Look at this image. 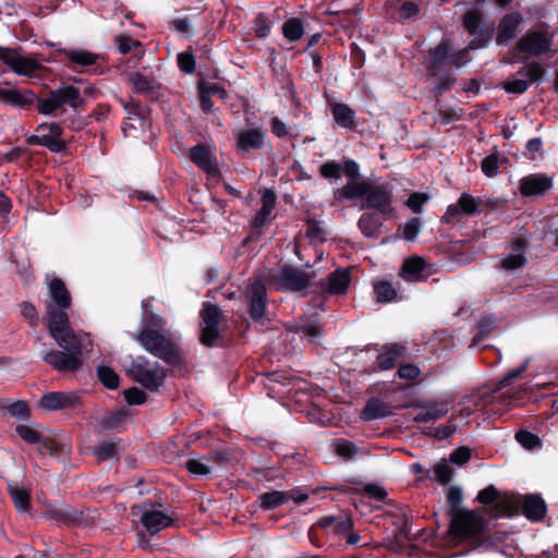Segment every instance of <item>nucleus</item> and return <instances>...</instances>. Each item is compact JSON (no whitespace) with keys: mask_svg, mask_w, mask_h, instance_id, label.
Returning a JSON list of instances; mask_svg holds the SVG:
<instances>
[{"mask_svg":"<svg viewBox=\"0 0 558 558\" xmlns=\"http://www.w3.org/2000/svg\"><path fill=\"white\" fill-rule=\"evenodd\" d=\"M337 199L362 198L363 209H374L384 217H390L395 213L393 187L386 183L371 180L361 182H348L335 193Z\"/></svg>","mask_w":558,"mask_h":558,"instance_id":"f257e3e1","label":"nucleus"},{"mask_svg":"<svg viewBox=\"0 0 558 558\" xmlns=\"http://www.w3.org/2000/svg\"><path fill=\"white\" fill-rule=\"evenodd\" d=\"M520 512L530 521H541L546 514V504L538 495L510 494L498 504L494 514L511 517Z\"/></svg>","mask_w":558,"mask_h":558,"instance_id":"f03ea898","label":"nucleus"},{"mask_svg":"<svg viewBox=\"0 0 558 558\" xmlns=\"http://www.w3.org/2000/svg\"><path fill=\"white\" fill-rule=\"evenodd\" d=\"M50 336L63 351L82 356L84 350L92 347L89 335L85 332H74L70 327L69 317L56 316L53 322L48 323Z\"/></svg>","mask_w":558,"mask_h":558,"instance_id":"7ed1b4c3","label":"nucleus"},{"mask_svg":"<svg viewBox=\"0 0 558 558\" xmlns=\"http://www.w3.org/2000/svg\"><path fill=\"white\" fill-rule=\"evenodd\" d=\"M485 527L484 517L474 510L466 509L451 517L447 536L450 542L477 539L483 535Z\"/></svg>","mask_w":558,"mask_h":558,"instance_id":"20e7f679","label":"nucleus"},{"mask_svg":"<svg viewBox=\"0 0 558 558\" xmlns=\"http://www.w3.org/2000/svg\"><path fill=\"white\" fill-rule=\"evenodd\" d=\"M136 339L147 352L167 363L177 364L181 361L178 345L165 333L146 328L138 333Z\"/></svg>","mask_w":558,"mask_h":558,"instance_id":"39448f33","label":"nucleus"},{"mask_svg":"<svg viewBox=\"0 0 558 558\" xmlns=\"http://www.w3.org/2000/svg\"><path fill=\"white\" fill-rule=\"evenodd\" d=\"M129 375L150 391H157L165 383L166 372L157 362L145 356L134 359L128 371Z\"/></svg>","mask_w":558,"mask_h":558,"instance_id":"423d86ee","label":"nucleus"},{"mask_svg":"<svg viewBox=\"0 0 558 558\" xmlns=\"http://www.w3.org/2000/svg\"><path fill=\"white\" fill-rule=\"evenodd\" d=\"M83 104L84 99L78 88L73 85H61L59 88L51 90L47 98H38L37 110L39 113L48 116L64 105L77 109Z\"/></svg>","mask_w":558,"mask_h":558,"instance_id":"0eeeda50","label":"nucleus"},{"mask_svg":"<svg viewBox=\"0 0 558 558\" xmlns=\"http://www.w3.org/2000/svg\"><path fill=\"white\" fill-rule=\"evenodd\" d=\"M314 272L283 265L270 275V282L280 291L300 292L308 288Z\"/></svg>","mask_w":558,"mask_h":558,"instance_id":"6e6552de","label":"nucleus"},{"mask_svg":"<svg viewBox=\"0 0 558 558\" xmlns=\"http://www.w3.org/2000/svg\"><path fill=\"white\" fill-rule=\"evenodd\" d=\"M243 300L251 318L255 322H263L268 307L265 282L259 278L251 280L243 291Z\"/></svg>","mask_w":558,"mask_h":558,"instance_id":"1a4fd4ad","label":"nucleus"},{"mask_svg":"<svg viewBox=\"0 0 558 558\" xmlns=\"http://www.w3.org/2000/svg\"><path fill=\"white\" fill-rule=\"evenodd\" d=\"M50 301L46 305L48 323L53 322L54 315L69 317L66 311L72 305V298L65 283L60 278H52L48 281Z\"/></svg>","mask_w":558,"mask_h":558,"instance_id":"9d476101","label":"nucleus"},{"mask_svg":"<svg viewBox=\"0 0 558 558\" xmlns=\"http://www.w3.org/2000/svg\"><path fill=\"white\" fill-rule=\"evenodd\" d=\"M63 130L60 124L41 123L37 126L35 134L27 138L29 145H39L52 153H60L65 149V142L61 138Z\"/></svg>","mask_w":558,"mask_h":558,"instance_id":"9b49d317","label":"nucleus"},{"mask_svg":"<svg viewBox=\"0 0 558 558\" xmlns=\"http://www.w3.org/2000/svg\"><path fill=\"white\" fill-rule=\"evenodd\" d=\"M553 37L545 31H529L517 43V49L527 57H538L550 51Z\"/></svg>","mask_w":558,"mask_h":558,"instance_id":"f8f14e48","label":"nucleus"},{"mask_svg":"<svg viewBox=\"0 0 558 558\" xmlns=\"http://www.w3.org/2000/svg\"><path fill=\"white\" fill-rule=\"evenodd\" d=\"M351 282L349 268H338L326 279L320 280L315 286V292L322 296L345 294Z\"/></svg>","mask_w":558,"mask_h":558,"instance_id":"ddd939ff","label":"nucleus"},{"mask_svg":"<svg viewBox=\"0 0 558 558\" xmlns=\"http://www.w3.org/2000/svg\"><path fill=\"white\" fill-rule=\"evenodd\" d=\"M81 403L74 391H47L38 400V407L47 412L74 409Z\"/></svg>","mask_w":558,"mask_h":558,"instance_id":"4468645a","label":"nucleus"},{"mask_svg":"<svg viewBox=\"0 0 558 558\" xmlns=\"http://www.w3.org/2000/svg\"><path fill=\"white\" fill-rule=\"evenodd\" d=\"M37 97L31 89H17L12 87L11 83H0V102L17 108L28 110L35 104Z\"/></svg>","mask_w":558,"mask_h":558,"instance_id":"2eb2a0df","label":"nucleus"},{"mask_svg":"<svg viewBox=\"0 0 558 558\" xmlns=\"http://www.w3.org/2000/svg\"><path fill=\"white\" fill-rule=\"evenodd\" d=\"M203 326L201 330V341L207 347H211L216 343L219 337V322L221 318V311L217 305L204 304L201 312Z\"/></svg>","mask_w":558,"mask_h":558,"instance_id":"dca6fc26","label":"nucleus"},{"mask_svg":"<svg viewBox=\"0 0 558 558\" xmlns=\"http://www.w3.org/2000/svg\"><path fill=\"white\" fill-rule=\"evenodd\" d=\"M0 60L17 75L32 76L40 64L33 58L24 57L16 49L0 47Z\"/></svg>","mask_w":558,"mask_h":558,"instance_id":"f3484780","label":"nucleus"},{"mask_svg":"<svg viewBox=\"0 0 558 558\" xmlns=\"http://www.w3.org/2000/svg\"><path fill=\"white\" fill-rule=\"evenodd\" d=\"M481 201L473 197L471 194L464 192L461 194L460 198L457 203L448 206L445 215L441 217V221L445 223H454L458 221V216L463 215H474L480 205Z\"/></svg>","mask_w":558,"mask_h":558,"instance_id":"a211bd4d","label":"nucleus"},{"mask_svg":"<svg viewBox=\"0 0 558 558\" xmlns=\"http://www.w3.org/2000/svg\"><path fill=\"white\" fill-rule=\"evenodd\" d=\"M190 160L208 175L215 177L219 173L217 159L207 144H198L190 148Z\"/></svg>","mask_w":558,"mask_h":558,"instance_id":"6ab92c4d","label":"nucleus"},{"mask_svg":"<svg viewBox=\"0 0 558 558\" xmlns=\"http://www.w3.org/2000/svg\"><path fill=\"white\" fill-rule=\"evenodd\" d=\"M553 187V179L544 173H534L522 178L519 182V191L525 196H541Z\"/></svg>","mask_w":558,"mask_h":558,"instance_id":"aec40b11","label":"nucleus"},{"mask_svg":"<svg viewBox=\"0 0 558 558\" xmlns=\"http://www.w3.org/2000/svg\"><path fill=\"white\" fill-rule=\"evenodd\" d=\"M43 360L58 372H74L82 366L81 357L65 351H48L43 355Z\"/></svg>","mask_w":558,"mask_h":558,"instance_id":"412c9836","label":"nucleus"},{"mask_svg":"<svg viewBox=\"0 0 558 558\" xmlns=\"http://www.w3.org/2000/svg\"><path fill=\"white\" fill-rule=\"evenodd\" d=\"M427 264L420 256H412L404 259L399 276L408 282H417L426 280Z\"/></svg>","mask_w":558,"mask_h":558,"instance_id":"4be33fe9","label":"nucleus"},{"mask_svg":"<svg viewBox=\"0 0 558 558\" xmlns=\"http://www.w3.org/2000/svg\"><path fill=\"white\" fill-rule=\"evenodd\" d=\"M408 356V348L400 343H390L381 348L377 355L378 367L383 371L391 369L399 360Z\"/></svg>","mask_w":558,"mask_h":558,"instance_id":"5701e85b","label":"nucleus"},{"mask_svg":"<svg viewBox=\"0 0 558 558\" xmlns=\"http://www.w3.org/2000/svg\"><path fill=\"white\" fill-rule=\"evenodd\" d=\"M141 523L154 536L162 529L171 526L173 519L159 510H144L141 515Z\"/></svg>","mask_w":558,"mask_h":558,"instance_id":"b1692460","label":"nucleus"},{"mask_svg":"<svg viewBox=\"0 0 558 558\" xmlns=\"http://www.w3.org/2000/svg\"><path fill=\"white\" fill-rule=\"evenodd\" d=\"M262 207L251 222L253 229L263 228L271 219V213L277 204V195L270 190L266 189L260 197Z\"/></svg>","mask_w":558,"mask_h":558,"instance_id":"393cba45","label":"nucleus"},{"mask_svg":"<svg viewBox=\"0 0 558 558\" xmlns=\"http://www.w3.org/2000/svg\"><path fill=\"white\" fill-rule=\"evenodd\" d=\"M521 22L522 16L519 13L505 15L498 25L496 43L499 46H504L509 40L513 39L517 36V31Z\"/></svg>","mask_w":558,"mask_h":558,"instance_id":"a878e982","label":"nucleus"},{"mask_svg":"<svg viewBox=\"0 0 558 558\" xmlns=\"http://www.w3.org/2000/svg\"><path fill=\"white\" fill-rule=\"evenodd\" d=\"M449 412V403L447 401L430 402L420 408L414 415L417 423H427L444 417Z\"/></svg>","mask_w":558,"mask_h":558,"instance_id":"bb28decb","label":"nucleus"},{"mask_svg":"<svg viewBox=\"0 0 558 558\" xmlns=\"http://www.w3.org/2000/svg\"><path fill=\"white\" fill-rule=\"evenodd\" d=\"M264 132L259 129L244 130L238 135V149L242 153H248L252 149H259L264 144Z\"/></svg>","mask_w":558,"mask_h":558,"instance_id":"cd10ccee","label":"nucleus"},{"mask_svg":"<svg viewBox=\"0 0 558 558\" xmlns=\"http://www.w3.org/2000/svg\"><path fill=\"white\" fill-rule=\"evenodd\" d=\"M506 496H510V494L500 495L494 485H489L486 488L478 492L476 500L484 506H490L486 510V514L489 518H500L501 515H495L494 512L497 511L498 504Z\"/></svg>","mask_w":558,"mask_h":558,"instance_id":"c85d7f7f","label":"nucleus"},{"mask_svg":"<svg viewBox=\"0 0 558 558\" xmlns=\"http://www.w3.org/2000/svg\"><path fill=\"white\" fill-rule=\"evenodd\" d=\"M66 60L69 65L88 66L97 62L98 56L84 49H62L60 51Z\"/></svg>","mask_w":558,"mask_h":558,"instance_id":"c756f323","label":"nucleus"},{"mask_svg":"<svg viewBox=\"0 0 558 558\" xmlns=\"http://www.w3.org/2000/svg\"><path fill=\"white\" fill-rule=\"evenodd\" d=\"M331 113L338 125L344 129L355 126V111L345 104L335 102L331 105Z\"/></svg>","mask_w":558,"mask_h":558,"instance_id":"7c9ffc66","label":"nucleus"},{"mask_svg":"<svg viewBox=\"0 0 558 558\" xmlns=\"http://www.w3.org/2000/svg\"><path fill=\"white\" fill-rule=\"evenodd\" d=\"M8 489L15 508L19 511H27L31 507V492L17 482L9 483Z\"/></svg>","mask_w":558,"mask_h":558,"instance_id":"2f4dec72","label":"nucleus"},{"mask_svg":"<svg viewBox=\"0 0 558 558\" xmlns=\"http://www.w3.org/2000/svg\"><path fill=\"white\" fill-rule=\"evenodd\" d=\"M515 245V254L507 255L501 259L500 266L506 270H515L525 265L526 258L524 256L525 251V241L522 239H517L514 241Z\"/></svg>","mask_w":558,"mask_h":558,"instance_id":"473e14b6","label":"nucleus"},{"mask_svg":"<svg viewBox=\"0 0 558 558\" xmlns=\"http://www.w3.org/2000/svg\"><path fill=\"white\" fill-rule=\"evenodd\" d=\"M379 215L378 213H365L360 217L357 226L365 236L372 238L378 234L383 226V219Z\"/></svg>","mask_w":558,"mask_h":558,"instance_id":"72a5a7b5","label":"nucleus"},{"mask_svg":"<svg viewBox=\"0 0 558 558\" xmlns=\"http://www.w3.org/2000/svg\"><path fill=\"white\" fill-rule=\"evenodd\" d=\"M373 291L378 303H391L398 299L397 289L387 280L375 281L373 283Z\"/></svg>","mask_w":558,"mask_h":558,"instance_id":"f704fd0d","label":"nucleus"},{"mask_svg":"<svg viewBox=\"0 0 558 558\" xmlns=\"http://www.w3.org/2000/svg\"><path fill=\"white\" fill-rule=\"evenodd\" d=\"M390 414L389 407L379 399H371L361 413L364 421H374Z\"/></svg>","mask_w":558,"mask_h":558,"instance_id":"c9c22d12","label":"nucleus"},{"mask_svg":"<svg viewBox=\"0 0 558 558\" xmlns=\"http://www.w3.org/2000/svg\"><path fill=\"white\" fill-rule=\"evenodd\" d=\"M262 508L271 510L278 508L289 501V496L286 492L274 490L264 493L259 496Z\"/></svg>","mask_w":558,"mask_h":558,"instance_id":"e433bc0d","label":"nucleus"},{"mask_svg":"<svg viewBox=\"0 0 558 558\" xmlns=\"http://www.w3.org/2000/svg\"><path fill=\"white\" fill-rule=\"evenodd\" d=\"M129 81L133 90L142 94H151L155 89V81L144 76L138 72L130 73Z\"/></svg>","mask_w":558,"mask_h":558,"instance_id":"4c0bfd02","label":"nucleus"},{"mask_svg":"<svg viewBox=\"0 0 558 558\" xmlns=\"http://www.w3.org/2000/svg\"><path fill=\"white\" fill-rule=\"evenodd\" d=\"M119 440H104L98 444L93 453L98 461H106L114 458L118 454Z\"/></svg>","mask_w":558,"mask_h":558,"instance_id":"58836bf2","label":"nucleus"},{"mask_svg":"<svg viewBox=\"0 0 558 558\" xmlns=\"http://www.w3.org/2000/svg\"><path fill=\"white\" fill-rule=\"evenodd\" d=\"M422 229V220L417 217L409 219L398 227V233L405 241H414Z\"/></svg>","mask_w":558,"mask_h":558,"instance_id":"ea45409f","label":"nucleus"},{"mask_svg":"<svg viewBox=\"0 0 558 558\" xmlns=\"http://www.w3.org/2000/svg\"><path fill=\"white\" fill-rule=\"evenodd\" d=\"M283 36L290 41H296L304 34L303 24L299 19H289L282 26Z\"/></svg>","mask_w":558,"mask_h":558,"instance_id":"a19ab883","label":"nucleus"},{"mask_svg":"<svg viewBox=\"0 0 558 558\" xmlns=\"http://www.w3.org/2000/svg\"><path fill=\"white\" fill-rule=\"evenodd\" d=\"M333 449L336 454L344 460L353 459L359 451L357 447L347 439H336L333 442Z\"/></svg>","mask_w":558,"mask_h":558,"instance_id":"79ce46f5","label":"nucleus"},{"mask_svg":"<svg viewBox=\"0 0 558 558\" xmlns=\"http://www.w3.org/2000/svg\"><path fill=\"white\" fill-rule=\"evenodd\" d=\"M449 51H450V46L446 41L440 43L432 51V63H430L432 75L437 74V70L440 68L442 61L447 58Z\"/></svg>","mask_w":558,"mask_h":558,"instance_id":"37998d69","label":"nucleus"},{"mask_svg":"<svg viewBox=\"0 0 558 558\" xmlns=\"http://www.w3.org/2000/svg\"><path fill=\"white\" fill-rule=\"evenodd\" d=\"M296 333H302L304 337H307L310 340L314 341L322 333L320 327L316 324L308 322H299L290 327Z\"/></svg>","mask_w":558,"mask_h":558,"instance_id":"c03bdc74","label":"nucleus"},{"mask_svg":"<svg viewBox=\"0 0 558 558\" xmlns=\"http://www.w3.org/2000/svg\"><path fill=\"white\" fill-rule=\"evenodd\" d=\"M397 11L393 14L395 19L398 20H408L418 14L420 8L418 4H416L413 1H405V2H397Z\"/></svg>","mask_w":558,"mask_h":558,"instance_id":"a18cd8bd","label":"nucleus"},{"mask_svg":"<svg viewBox=\"0 0 558 558\" xmlns=\"http://www.w3.org/2000/svg\"><path fill=\"white\" fill-rule=\"evenodd\" d=\"M447 502L449 505L450 517H453L458 511H464L461 507L462 502V490L458 486H451L447 493Z\"/></svg>","mask_w":558,"mask_h":558,"instance_id":"49530a36","label":"nucleus"},{"mask_svg":"<svg viewBox=\"0 0 558 558\" xmlns=\"http://www.w3.org/2000/svg\"><path fill=\"white\" fill-rule=\"evenodd\" d=\"M98 378L108 389H116L119 386L118 374L108 366H99L97 369Z\"/></svg>","mask_w":558,"mask_h":558,"instance_id":"de8ad7c7","label":"nucleus"},{"mask_svg":"<svg viewBox=\"0 0 558 558\" xmlns=\"http://www.w3.org/2000/svg\"><path fill=\"white\" fill-rule=\"evenodd\" d=\"M114 41H116L118 50L122 54H126L131 51L142 48L141 41H138L137 39H134L128 35L117 36Z\"/></svg>","mask_w":558,"mask_h":558,"instance_id":"09e8293b","label":"nucleus"},{"mask_svg":"<svg viewBox=\"0 0 558 558\" xmlns=\"http://www.w3.org/2000/svg\"><path fill=\"white\" fill-rule=\"evenodd\" d=\"M517 441L525 449L532 450L541 446L539 438L527 430H519L515 434Z\"/></svg>","mask_w":558,"mask_h":558,"instance_id":"8fccbe9b","label":"nucleus"},{"mask_svg":"<svg viewBox=\"0 0 558 558\" xmlns=\"http://www.w3.org/2000/svg\"><path fill=\"white\" fill-rule=\"evenodd\" d=\"M482 23V13L477 10L468 11L463 17L464 27L471 33L475 34Z\"/></svg>","mask_w":558,"mask_h":558,"instance_id":"3c124183","label":"nucleus"},{"mask_svg":"<svg viewBox=\"0 0 558 558\" xmlns=\"http://www.w3.org/2000/svg\"><path fill=\"white\" fill-rule=\"evenodd\" d=\"M429 199V196L426 193L414 192L412 193L405 205L415 214H421L423 210V205Z\"/></svg>","mask_w":558,"mask_h":558,"instance_id":"603ef678","label":"nucleus"},{"mask_svg":"<svg viewBox=\"0 0 558 558\" xmlns=\"http://www.w3.org/2000/svg\"><path fill=\"white\" fill-rule=\"evenodd\" d=\"M452 472L451 465L445 460L434 466L435 476L442 484H447L451 481Z\"/></svg>","mask_w":558,"mask_h":558,"instance_id":"864d4df0","label":"nucleus"},{"mask_svg":"<svg viewBox=\"0 0 558 558\" xmlns=\"http://www.w3.org/2000/svg\"><path fill=\"white\" fill-rule=\"evenodd\" d=\"M498 156L495 154L488 155L482 161V171L486 177L494 178L498 173Z\"/></svg>","mask_w":558,"mask_h":558,"instance_id":"5fc2aeb1","label":"nucleus"},{"mask_svg":"<svg viewBox=\"0 0 558 558\" xmlns=\"http://www.w3.org/2000/svg\"><path fill=\"white\" fill-rule=\"evenodd\" d=\"M320 174L326 179H340L342 166L336 161H327L320 167Z\"/></svg>","mask_w":558,"mask_h":558,"instance_id":"6e6d98bb","label":"nucleus"},{"mask_svg":"<svg viewBox=\"0 0 558 558\" xmlns=\"http://www.w3.org/2000/svg\"><path fill=\"white\" fill-rule=\"evenodd\" d=\"M16 434L28 444H38L40 441V435L31 426L17 425Z\"/></svg>","mask_w":558,"mask_h":558,"instance_id":"4d7b16f0","label":"nucleus"},{"mask_svg":"<svg viewBox=\"0 0 558 558\" xmlns=\"http://www.w3.org/2000/svg\"><path fill=\"white\" fill-rule=\"evenodd\" d=\"M8 412L19 418L26 420L29 416V409L26 402L24 401H15L7 407Z\"/></svg>","mask_w":558,"mask_h":558,"instance_id":"13d9d810","label":"nucleus"},{"mask_svg":"<svg viewBox=\"0 0 558 558\" xmlns=\"http://www.w3.org/2000/svg\"><path fill=\"white\" fill-rule=\"evenodd\" d=\"M178 65L184 73L191 74L195 71V59L191 52H181L178 56Z\"/></svg>","mask_w":558,"mask_h":558,"instance_id":"bf43d9fd","label":"nucleus"},{"mask_svg":"<svg viewBox=\"0 0 558 558\" xmlns=\"http://www.w3.org/2000/svg\"><path fill=\"white\" fill-rule=\"evenodd\" d=\"M271 132L279 138H284L291 135V128L278 117L270 121Z\"/></svg>","mask_w":558,"mask_h":558,"instance_id":"052dcab7","label":"nucleus"},{"mask_svg":"<svg viewBox=\"0 0 558 558\" xmlns=\"http://www.w3.org/2000/svg\"><path fill=\"white\" fill-rule=\"evenodd\" d=\"M519 73L527 76L532 82H537L544 75V68L538 62H532Z\"/></svg>","mask_w":558,"mask_h":558,"instance_id":"680f3d73","label":"nucleus"},{"mask_svg":"<svg viewBox=\"0 0 558 558\" xmlns=\"http://www.w3.org/2000/svg\"><path fill=\"white\" fill-rule=\"evenodd\" d=\"M306 235L315 241H324L325 240V231L319 221L310 219L307 221Z\"/></svg>","mask_w":558,"mask_h":558,"instance_id":"e2e57ef3","label":"nucleus"},{"mask_svg":"<svg viewBox=\"0 0 558 558\" xmlns=\"http://www.w3.org/2000/svg\"><path fill=\"white\" fill-rule=\"evenodd\" d=\"M185 468L194 475H207L210 473V468L197 459L187 460Z\"/></svg>","mask_w":558,"mask_h":558,"instance_id":"0e129e2a","label":"nucleus"},{"mask_svg":"<svg viewBox=\"0 0 558 558\" xmlns=\"http://www.w3.org/2000/svg\"><path fill=\"white\" fill-rule=\"evenodd\" d=\"M421 371L415 364H403L398 369V376L401 379L413 380L416 379Z\"/></svg>","mask_w":558,"mask_h":558,"instance_id":"69168bd1","label":"nucleus"},{"mask_svg":"<svg viewBox=\"0 0 558 558\" xmlns=\"http://www.w3.org/2000/svg\"><path fill=\"white\" fill-rule=\"evenodd\" d=\"M129 404H143L146 401V393L138 388H130L124 391Z\"/></svg>","mask_w":558,"mask_h":558,"instance_id":"338daca9","label":"nucleus"},{"mask_svg":"<svg viewBox=\"0 0 558 558\" xmlns=\"http://www.w3.org/2000/svg\"><path fill=\"white\" fill-rule=\"evenodd\" d=\"M542 145H543V142L539 137L531 138L526 143V155H527L529 159L536 160L537 157H539L542 155L541 154Z\"/></svg>","mask_w":558,"mask_h":558,"instance_id":"774afa93","label":"nucleus"}]
</instances>
